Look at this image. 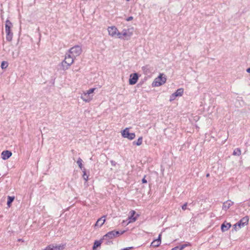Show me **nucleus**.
Wrapping results in <instances>:
<instances>
[{"label": "nucleus", "instance_id": "f257e3e1", "mask_svg": "<svg viewBox=\"0 0 250 250\" xmlns=\"http://www.w3.org/2000/svg\"><path fill=\"white\" fill-rule=\"evenodd\" d=\"M74 57L70 54H66L64 60L62 62V69L63 70H67L73 63Z\"/></svg>", "mask_w": 250, "mask_h": 250}, {"label": "nucleus", "instance_id": "f03ea898", "mask_svg": "<svg viewBox=\"0 0 250 250\" xmlns=\"http://www.w3.org/2000/svg\"><path fill=\"white\" fill-rule=\"evenodd\" d=\"M13 27V24L8 20L5 21V30L6 34V39L7 41L10 42L12 40L13 33L11 32V28Z\"/></svg>", "mask_w": 250, "mask_h": 250}, {"label": "nucleus", "instance_id": "7ed1b4c3", "mask_svg": "<svg viewBox=\"0 0 250 250\" xmlns=\"http://www.w3.org/2000/svg\"><path fill=\"white\" fill-rule=\"evenodd\" d=\"M167 80V78L163 74H160L159 76L156 78L152 83L153 86H159L164 84Z\"/></svg>", "mask_w": 250, "mask_h": 250}, {"label": "nucleus", "instance_id": "20e7f679", "mask_svg": "<svg viewBox=\"0 0 250 250\" xmlns=\"http://www.w3.org/2000/svg\"><path fill=\"white\" fill-rule=\"evenodd\" d=\"M124 232L125 231H123L120 232L119 231L112 230L107 233L103 237V238L104 240H107L108 239H111L119 236L120 234H123Z\"/></svg>", "mask_w": 250, "mask_h": 250}, {"label": "nucleus", "instance_id": "39448f33", "mask_svg": "<svg viewBox=\"0 0 250 250\" xmlns=\"http://www.w3.org/2000/svg\"><path fill=\"white\" fill-rule=\"evenodd\" d=\"M82 52V48L79 45H75L71 48L69 50V54L75 58L79 56Z\"/></svg>", "mask_w": 250, "mask_h": 250}, {"label": "nucleus", "instance_id": "423d86ee", "mask_svg": "<svg viewBox=\"0 0 250 250\" xmlns=\"http://www.w3.org/2000/svg\"><path fill=\"white\" fill-rule=\"evenodd\" d=\"M233 204V202L230 200H228L227 201L224 202L223 203L222 210L220 212V214H222V216H224L226 213L228 209L232 206Z\"/></svg>", "mask_w": 250, "mask_h": 250}, {"label": "nucleus", "instance_id": "0eeeda50", "mask_svg": "<svg viewBox=\"0 0 250 250\" xmlns=\"http://www.w3.org/2000/svg\"><path fill=\"white\" fill-rule=\"evenodd\" d=\"M122 135L124 138H126L129 140H132L135 137L134 133H129V128H125L122 132Z\"/></svg>", "mask_w": 250, "mask_h": 250}, {"label": "nucleus", "instance_id": "6e6552de", "mask_svg": "<svg viewBox=\"0 0 250 250\" xmlns=\"http://www.w3.org/2000/svg\"><path fill=\"white\" fill-rule=\"evenodd\" d=\"M130 30V29H124L121 33L118 32V38L122 39L123 36L125 38H130L132 35V31Z\"/></svg>", "mask_w": 250, "mask_h": 250}, {"label": "nucleus", "instance_id": "1a4fd4ad", "mask_svg": "<svg viewBox=\"0 0 250 250\" xmlns=\"http://www.w3.org/2000/svg\"><path fill=\"white\" fill-rule=\"evenodd\" d=\"M249 220V217L248 216H245L241 219L238 222H237V225L239 228L248 225Z\"/></svg>", "mask_w": 250, "mask_h": 250}, {"label": "nucleus", "instance_id": "9d476101", "mask_svg": "<svg viewBox=\"0 0 250 250\" xmlns=\"http://www.w3.org/2000/svg\"><path fill=\"white\" fill-rule=\"evenodd\" d=\"M81 98L85 102H89L93 98V95H89L87 92H83L81 95Z\"/></svg>", "mask_w": 250, "mask_h": 250}, {"label": "nucleus", "instance_id": "9b49d317", "mask_svg": "<svg viewBox=\"0 0 250 250\" xmlns=\"http://www.w3.org/2000/svg\"><path fill=\"white\" fill-rule=\"evenodd\" d=\"M138 80V75L137 73L132 74L130 75L129 83L130 85L135 84Z\"/></svg>", "mask_w": 250, "mask_h": 250}, {"label": "nucleus", "instance_id": "f8f14e48", "mask_svg": "<svg viewBox=\"0 0 250 250\" xmlns=\"http://www.w3.org/2000/svg\"><path fill=\"white\" fill-rule=\"evenodd\" d=\"M107 30L109 35L112 37H114L116 35L118 36V32H119L118 29L115 26H112L108 27Z\"/></svg>", "mask_w": 250, "mask_h": 250}, {"label": "nucleus", "instance_id": "ddd939ff", "mask_svg": "<svg viewBox=\"0 0 250 250\" xmlns=\"http://www.w3.org/2000/svg\"><path fill=\"white\" fill-rule=\"evenodd\" d=\"M105 216H103L98 219L94 226L95 229H96L97 228H100L103 225L105 221Z\"/></svg>", "mask_w": 250, "mask_h": 250}, {"label": "nucleus", "instance_id": "4468645a", "mask_svg": "<svg viewBox=\"0 0 250 250\" xmlns=\"http://www.w3.org/2000/svg\"><path fill=\"white\" fill-rule=\"evenodd\" d=\"M231 226V225L230 223H227L226 221H225L221 226V230L222 232H225L228 230Z\"/></svg>", "mask_w": 250, "mask_h": 250}, {"label": "nucleus", "instance_id": "2eb2a0df", "mask_svg": "<svg viewBox=\"0 0 250 250\" xmlns=\"http://www.w3.org/2000/svg\"><path fill=\"white\" fill-rule=\"evenodd\" d=\"M161 243V234H160L158 239L154 240L151 244V246L156 248L158 247Z\"/></svg>", "mask_w": 250, "mask_h": 250}, {"label": "nucleus", "instance_id": "dca6fc26", "mask_svg": "<svg viewBox=\"0 0 250 250\" xmlns=\"http://www.w3.org/2000/svg\"><path fill=\"white\" fill-rule=\"evenodd\" d=\"M12 155V152L9 150H5L1 153V158L3 160L8 159Z\"/></svg>", "mask_w": 250, "mask_h": 250}, {"label": "nucleus", "instance_id": "f3484780", "mask_svg": "<svg viewBox=\"0 0 250 250\" xmlns=\"http://www.w3.org/2000/svg\"><path fill=\"white\" fill-rule=\"evenodd\" d=\"M104 240L103 239V238L102 239H101V240H100L99 241H98V240L95 241L94 243V245L93 246V250H95L97 248H98V247H100L101 246V244L103 243Z\"/></svg>", "mask_w": 250, "mask_h": 250}, {"label": "nucleus", "instance_id": "a211bd4d", "mask_svg": "<svg viewBox=\"0 0 250 250\" xmlns=\"http://www.w3.org/2000/svg\"><path fill=\"white\" fill-rule=\"evenodd\" d=\"M64 245H54L52 244V250H63L64 249Z\"/></svg>", "mask_w": 250, "mask_h": 250}, {"label": "nucleus", "instance_id": "6ab92c4d", "mask_svg": "<svg viewBox=\"0 0 250 250\" xmlns=\"http://www.w3.org/2000/svg\"><path fill=\"white\" fill-rule=\"evenodd\" d=\"M14 199H15V197L14 196H8L7 197V206L9 208L11 207V203L13 202Z\"/></svg>", "mask_w": 250, "mask_h": 250}, {"label": "nucleus", "instance_id": "aec40b11", "mask_svg": "<svg viewBox=\"0 0 250 250\" xmlns=\"http://www.w3.org/2000/svg\"><path fill=\"white\" fill-rule=\"evenodd\" d=\"M241 154V151L240 148H235L232 153V155L234 156H239Z\"/></svg>", "mask_w": 250, "mask_h": 250}, {"label": "nucleus", "instance_id": "412c9836", "mask_svg": "<svg viewBox=\"0 0 250 250\" xmlns=\"http://www.w3.org/2000/svg\"><path fill=\"white\" fill-rule=\"evenodd\" d=\"M184 92V89L183 88H179L177 90V91L174 93L175 95L177 96H181Z\"/></svg>", "mask_w": 250, "mask_h": 250}, {"label": "nucleus", "instance_id": "4be33fe9", "mask_svg": "<svg viewBox=\"0 0 250 250\" xmlns=\"http://www.w3.org/2000/svg\"><path fill=\"white\" fill-rule=\"evenodd\" d=\"M142 142H143V137H140L138 138L137 142L134 141V142H133V143L134 145H136L137 146H140L142 144Z\"/></svg>", "mask_w": 250, "mask_h": 250}, {"label": "nucleus", "instance_id": "5701e85b", "mask_svg": "<svg viewBox=\"0 0 250 250\" xmlns=\"http://www.w3.org/2000/svg\"><path fill=\"white\" fill-rule=\"evenodd\" d=\"M8 63L7 62L3 61L1 63V68L3 69H5L8 67Z\"/></svg>", "mask_w": 250, "mask_h": 250}, {"label": "nucleus", "instance_id": "b1692460", "mask_svg": "<svg viewBox=\"0 0 250 250\" xmlns=\"http://www.w3.org/2000/svg\"><path fill=\"white\" fill-rule=\"evenodd\" d=\"M82 162H83V160H82V159L80 158H79L77 161V163L79 165V167H80V168H81V169H82V167H83Z\"/></svg>", "mask_w": 250, "mask_h": 250}, {"label": "nucleus", "instance_id": "393cba45", "mask_svg": "<svg viewBox=\"0 0 250 250\" xmlns=\"http://www.w3.org/2000/svg\"><path fill=\"white\" fill-rule=\"evenodd\" d=\"M83 177L84 179V180H85L86 181H87L88 179V176L86 175V171H85V168H83Z\"/></svg>", "mask_w": 250, "mask_h": 250}, {"label": "nucleus", "instance_id": "a878e982", "mask_svg": "<svg viewBox=\"0 0 250 250\" xmlns=\"http://www.w3.org/2000/svg\"><path fill=\"white\" fill-rule=\"evenodd\" d=\"M190 246V244L189 243H188L187 244H184L180 246H179V248L180 250H183L184 249H185L186 247Z\"/></svg>", "mask_w": 250, "mask_h": 250}, {"label": "nucleus", "instance_id": "bb28decb", "mask_svg": "<svg viewBox=\"0 0 250 250\" xmlns=\"http://www.w3.org/2000/svg\"><path fill=\"white\" fill-rule=\"evenodd\" d=\"M129 223L135 222L136 220V218L134 217V216H130L129 218Z\"/></svg>", "mask_w": 250, "mask_h": 250}, {"label": "nucleus", "instance_id": "cd10ccee", "mask_svg": "<svg viewBox=\"0 0 250 250\" xmlns=\"http://www.w3.org/2000/svg\"><path fill=\"white\" fill-rule=\"evenodd\" d=\"M95 89H96V88H91V89H89L88 90H87L86 92L89 95H91L94 92V91L95 90Z\"/></svg>", "mask_w": 250, "mask_h": 250}, {"label": "nucleus", "instance_id": "c85d7f7f", "mask_svg": "<svg viewBox=\"0 0 250 250\" xmlns=\"http://www.w3.org/2000/svg\"><path fill=\"white\" fill-rule=\"evenodd\" d=\"M52 244L51 245H48V246H47L46 247V248L45 249H44L43 250H52Z\"/></svg>", "mask_w": 250, "mask_h": 250}, {"label": "nucleus", "instance_id": "c756f323", "mask_svg": "<svg viewBox=\"0 0 250 250\" xmlns=\"http://www.w3.org/2000/svg\"><path fill=\"white\" fill-rule=\"evenodd\" d=\"M177 96L175 95V94L174 93L172 94L171 96H170V101H172L173 100H174V99Z\"/></svg>", "mask_w": 250, "mask_h": 250}, {"label": "nucleus", "instance_id": "7c9ffc66", "mask_svg": "<svg viewBox=\"0 0 250 250\" xmlns=\"http://www.w3.org/2000/svg\"><path fill=\"white\" fill-rule=\"evenodd\" d=\"M188 203H185L182 207V208L183 210H186L187 209V206Z\"/></svg>", "mask_w": 250, "mask_h": 250}, {"label": "nucleus", "instance_id": "2f4dec72", "mask_svg": "<svg viewBox=\"0 0 250 250\" xmlns=\"http://www.w3.org/2000/svg\"><path fill=\"white\" fill-rule=\"evenodd\" d=\"M146 176L145 175V176H144V178H143V179H142V183H147V181H146Z\"/></svg>", "mask_w": 250, "mask_h": 250}, {"label": "nucleus", "instance_id": "473e14b6", "mask_svg": "<svg viewBox=\"0 0 250 250\" xmlns=\"http://www.w3.org/2000/svg\"><path fill=\"white\" fill-rule=\"evenodd\" d=\"M133 19V17L132 16H130V17H129L128 18H127L126 19V21H130L131 20H132Z\"/></svg>", "mask_w": 250, "mask_h": 250}, {"label": "nucleus", "instance_id": "72a5a7b5", "mask_svg": "<svg viewBox=\"0 0 250 250\" xmlns=\"http://www.w3.org/2000/svg\"><path fill=\"white\" fill-rule=\"evenodd\" d=\"M111 162V165H112L113 166H116V163L115 161H114L112 160V161H111V162Z\"/></svg>", "mask_w": 250, "mask_h": 250}, {"label": "nucleus", "instance_id": "f704fd0d", "mask_svg": "<svg viewBox=\"0 0 250 250\" xmlns=\"http://www.w3.org/2000/svg\"><path fill=\"white\" fill-rule=\"evenodd\" d=\"M171 250H180L179 248V246H177L174 247V248H172Z\"/></svg>", "mask_w": 250, "mask_h": 250}, {"label": "nucleus", "instance_id": "c9c22d12", "mask_svg": "<svg viewBox=\"0 0 250 250\" xmlns=\"http://www.w3.org/2000/svg\"><path fill=\"white\" fill-rule=\"evenodd\" d=\"M135 214V211L134 210L131 211V216H134Z\"/></svg>", "mask_w": 250, "mask_h": 250}, {"label": "nucleus", "instance_id": "e433bc0d", "mask_svg": "<svg viewBox=\"0 0 250 250\" xmlns=\"http://www.w3.org/2000/svg\"><path fill=\"white\" fill-rule=\"evenodd\" d=\"M238 226L237 225V223L236 224H235L234 225H233V229L236 230V227H237Z\"/></svg>", "mask_w": 250, "mask_h": 250}, {"label": "nucleus", "instance_id": "4c0bfd02", "mask_svg": "<svg viewBox=\"0 0 250 250\" xmlns=\"http://www.w3.org/2000/svg\"><path fill=\"white\" fill-rule=\"evenodd\" d=\"M112 241H107L106 242V245H110V244H112Z\"/></svg>", "mask_w": 250, "mask_h": 250}, {"label": "nucleus", "instance_id": "58836bf2", "mask_svg": "<svg viewBox=\"0 0 250 250\" xmlns=\"http://www.w3.org/2000/svg\"><path fill=\"white\" fill-rule=\"evenodd\" d=\"M246 71H247V72H248V73H250V67L246 69Z\"/></svg>", "mask_w": 250, "mask_h": 250}, {"label": "nucleus", "instance_id": "ea45409f", "mask_svg": "<svg viewBox=\"0 0 250 250\" xmlns=\"http://www.w3.org/2000/svg\"><path fill=\"white\" fill-rule=\"evenodd\" d=\"M209 174L208 173V174L206 175V176H207V177H208V176H209Z\"/></svg>", "mask_w": 250, "mask_h": 250}, {"label": "nucleus", "instance_id": "a19ab883", "mask_svg": "<svg viewBox=\"0 0 250 250\" xmlns=\"http://www.w3.org/2000/svg\"><path fill=\"white\" fill-rule=\"evenodd\" d=\"M126 1H128L129 0H126Z\"/></svg>", "mask_w": 250, "mask_h": 250}]
</instances>
